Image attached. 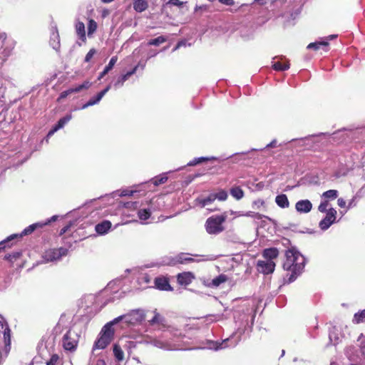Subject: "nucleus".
<instances>
[{"label":"nucleus","instance_id":"f257e3e1","mask_svg":"<svg viewBox=\"0 0 365 365\" xmlns=\"http://www.w3.org/2000/svg\"><path fill=\"white\" fill-rule=\"evenodd\" d=\"M305 264V258L296 249L292 248L286 252V260L284 262V269L291 271L288 282H292L302 272Z\"/></svg>","mask_w":365,"mask_h":365},{"label":"nucleus","instance_id":"f03ea898","mask_svg":"<svg viewBox=\"0 0 365 365\" xmlns=\"http://www.w3.org/2000/svg\"><path fill=\"white\" fill-rule=\"evenodd\" d=\"M114 325L112 321H110L103 327L99 334V337L94 343L93 352L97 349H105L111 342L115 334Z\"/></svg>","mask_w":365,"mask_h":365},{"label":"nucleus","instance_id":"7ed1b4c3","mask_svg":"<svg viewBox=\"0 0 365 365\" xmlns=\"http://www.w3.org/2000/svg\"><path fill=\"white\" fill-rule=\"evenodd\" d=\"M227 217V212L220 215H215L207 219L205 222V230L210 235H218L224 231L223 223Z\"/></svg>","mask_w":365,"mask_h":365},{"label":"nucleus","instance_id":"20e7f679","mask_svg":"<svg viewBox=\"0 0 365 365\" xmlns=\"http://www.w3.org/2000/svg\"><path fill=\"white\" fill-rule=\"evenodd\" d=\"M145 318V314L143 310L138 309H133L128 313L120 315L112 320V323L117 324L120 322L123 321L128 325H136L143 321Z\"/></svg>","mask_w":365,"mask_h":365},{"label":"nucleus","instance_id":"39448f33","mask_svg":"<svg viewBox=\"0 0 365 365\" xmlns=\"http://www.w3.org/2000/svg\"><path fill=\"white\" fill-rule=\"evenodd\" d=\"M234 334L230 338L225 339L221 342L218 341H209L207 348L215 351L223 349L227 347H235L238 344L240 339L233 340Z\"/></svg>","mask_w":365,"mask_h":365},{"label":"nucleus","instance_id":"423d86ee","mask_svg":"<svg viewBox=\"0 0 365 365\" xmlns=\"http://www.w3.org/2000/svg\"><path fill=\"white\" fill-rule=\"evenodd\" d=\"M41 222L34 223L25 228L20 235L14 234L8 237L6 240L0 242V251L6 247V244L9 243L11 240L16 237H21L24 235H27L32 233L37 227H42Z\"/></svg>","mask_w":365,"mask_h":365},{"label":"nucleus","instance_id":"0eeeda50","mask_svg":"<svg viewBox=\"0 0 365 365\" xmlns=\"http://www.w3.org/2000/svg\"><path fill=\"white\" fill-rule=\"evenodd\" d=\"M77 344V334L72 330H69L68 331H67V333L63 336V346L64 347V349L68 351H73L76 349Z\"/></svg>","mask_w":365,"mask_h":365},{"label":"nucleus","instance_id":"6e6552de","mask_svg":"<svg viewBox=\"0 0 365 365\" xmlns=\"http://www.w3.org/2000/svg\"><path fill=\"white\" fill-rule=\"evenodd\" d=\"M68 250L63 247L58 249H51L46 250L43 255V258L46 262H55L61 259V257L67 255Z\"/></svg>","mask_w":365,"mask_h":365},{"label":"nucleus","instance_id":"1a4fd4ad","mask_svg":"<svg viewBox=\"0 0 365 365\" xmlns=\"http://www.w3.org/2000/svg\"><path fill=\"white\" fill-rule=\"evenodd\" d=\"M186 254L180 253L175 257H165L162 261L163 265H176L186 262L192 261V259L186 257Z\"/></svg>","mask_w":365,"mask_h":365},{"label":"nucleus","instance_id":"9d476101","mask_svg":"<svg viewBox=\"0 0 365 365\" xmlns=\"http://www.w3.org/2000/svg\"><path fill=\"white\" fill-rule=\"evenodd\" d=\"M336 215V210L334 208H330L327 212L326 217L319 222V227L322 230H327L335 221Z\"/></svg>","mask_w":365,"mask_h":365},{"label":"nucleus","instance_id":"9b49d317","mask_svg":"<svg viewBox=\"0 0 365 365\" xmlns=\"http://www.w3.org/2000/svg\"><path fill=\"white\" fill-rule=\"evenodd\" d=\"M257 267L259 272L269 274L274 272L275 263L272 260H259Z\"/></svg>","mask_w":365,"mask_h":365},{"label":"nucleus","instance_id":"f8f14e48","mask_svg":"<svg viewBox=\"0 0 365 365\" xmlns=\"http://www.w3.org/2000/svg\"><path fill=\"white\" fill-rule=\"evenodd\" d=\"M148 343L151 344L154 346L163 349V350H173L175 349V347L174 345H173L171 343L165 341L160 338H153L150 340V341H148Z\"/></svg>","mask_w":365,"mask_h":365},{"label":"nucleus","instance_id":"ddd939ff","mask_svg":"<svg viewBox=\"0 0 365 365\" xmlns=\"http://www.w3.org/2000/svg\"><path fill=\"white\" fill-rule=\"evenodd\" d=\"M295 208L299 212L307 213L311 211L312 204L309 200H302L296 203Z\"/></svg>","mask_w":365,"mask_h":365},{"label":"nucleus","instance_id":"4468645a","mask_svg":"<svg viewBox=\"0 0 365 365\" xmlns=\"http://www.w3.org/2000/svg\"><path fill=\"white\" fill-rule=\"evenodd\" d=\"M155 287L164 291L172 290V287H170L167 278L163 277H156L155 279Z\"/></svg>","mask_w":365,"mask_h":365},{"label":"nucleus","instance_id":"2eb2a0df","mask_svg":"<svg viewBox=\"0 0 365 365\" xmlns=\"http://www.w3.org/2000/svg\"><path fill=\"white\" fill-rule=\"evenodd\" d=\"M215 200L213 193H210L207 197H200L196 199V205L200 207H205L211 205Z\"/></svg>","mask_w":365,"mask_h":365},{"label":"nucleus","instance_id":"dca6fc26","mask_svg":"<svg viewBox=\"0 0 365 365\" xmlns=\"http://www.w3.org/2000/svg\"><path fill=\"white\" fill-rule=\"evenodd\" d=\"M194 278V275L190 272L178 274L177 277L178 282L181 285L190 284Z\"/></svg>","mask_w":365,"mask_h":365},{"label":"nucleus","instance_id":"f3484780","mask_svg":"<svg viewBox=\"0 0 365 365\" xmlns=\"http://www.w3.org/2000/svg\"><path fill=\"white\" fill-rule=\"evenodd\" d=\"M111 227V222L108 220H104L96 225L95 230L99 235H105Z\"/></svg>","mask_w":365,"mask_h":365},{"label":"nucleus","instance_id":"a211bd4d","mask_svg":"<svg viewBox=\"0 0 365 365\" xmlns=\"http://www.w3.org/2000/svg\"><path fill=\"white\" fill-rule=\"evenodd\" d=\"M148 7V0H133V9L137 12H143Z\"/></svg>","mask_w":365,"mask_h":365},{"label":"nucleus","instance_id":"6ab92c4d","mask_svg":"<svg viewBox=\"0 0 365 365\" xmlns=\"http://www.w3.org/2000/svg\"><path fill=\"white\" fill-rule=\"evenodd\" d=\"M76 32L78 37L85 42L86 41L85 25L81 21H77L76 24Z\"/></svg>","mask_w":365,"mask_h":365},{"label":"nucleus","instance_id":"aec40b11","mask_svg":"<svg viewBox=\"0 0 365 365\" xmlns=\"http://www.w3.org/2000/svg\"><path fill=\"white\" fill-rule=\"evenodd\" d=\"M275 202L277 205L282 208H287L289 205L288 198L284 194L277 195L275 198Z\"/></svg>","mask_w":365,"mask_h":365},{"label":"nucleus","instance_id":"412c9836","mask_svg":"<svg viewBox=\"0 0 365 365\" xmlns=\"http://www.w3.org/2000/svg\"><path fill=\"white\" fill-rule=\"evenodd\" d=\"M118 61V57L117 56H113L108 64L105 67L104 70L100 73L99 76H98V79H101L103 76H105L114 66V65L115 64V63L117 62Z\"/></svg>","mask_w":365,"mask_h":365},{"label":"nucleus","instance_id":"4be33fe9","mask_svg":"<svg viewBox=\"0 0 365 365\" xmlns=\"http://www.w3.org/2000/svg\"><path fill=\"white\" fill-rule=\"evenodd\" d=\"M278 256V250L276 248L266 249L263 252L264 260H272Z\"/></svg>","mask_w":365,"mask_h":365},{"label":"nucleus","instance_id":"5701e85b","mask_svg":"<svg viewBox=\"0 0 365 365\" xmlns=\"http://www.w3.org/2000/svg\"><path fill=\"white\" fill-rule=\"evenodd\" d=\"M91 85H92V83L90 81H86L82 84H81L78 86L69 88L70 93H78V92L81 91L82 90L88 89L91 86Z\"/></svg>","mask_w":365,"mask_h":365},{"label":"nucleus","instance_id":"b1692460","mask_svg":"<svg viewBox=\"0 0 365 365\" xmlns=\"http://www.w3.org/2000/svg\"><path fill=\"white\" fill-rule=\"evenodd\" d=\"M272 66L276 71H286L289 68V63L287 61L284 63L281 61H277L273 63Z\"/></svg>","mask_w":365,"mask_h":365},{"label":"nucleus","instance_id":"393cba45","mask_svg":"<svg viewBox=\"0 0 365 365\" xmlns=\"http://www.w3.org/2000/svg\"><path fill=\"white\" fill-rule=\"evenodd\" d=\"M328 41H317L311 43L307 46L308 49H314V50H319L321 47L327 48L328 46Z\"/></svg>","mask_w":365,"mask_h":365},{"label":"nucleus","instance_id":"a878e982","mask_svg":"<svg viewBox=\"0 0 365 365\" xmlns=\"http://www.w3.org/2000/svg\"><path fill=\"white\" fill-rule=\"evenodd\" d=\"M230 194L236 200H240L244 196L243 190L240 187H232L230 190Z\"/></svg>","mask_w":365,"mask_h":365},{"label":"nucleus","instance_id":"bb28decb","mask_svg":"<svg viewBox=\"0 0 365 365\" xmlns=\"http://www.w3.org/2000/svg\"><path fill=\"white\" fill-rule=\"evenodd\" d=\"M227 280V277L225 274H220L212 280L211 284L212 286L217 287L221 284L225 282Z\"/></svg>","mask_w":365,"mask_h":365},{"label":"nucleus","instance_id":"cd10ccee","mask_svg":"<svg viewBox=\"0 0 365 365\" xmlns=\"http://www.w3.org/2000/svg\"><path fill=\"white\" fill-rule=\"evenodd\" d=\"M150 215L151 212L149 209H141L138 212V216L142 221L148 220L150 217Z\"/></svg>","mask_w":365,"mask_h":365},{"label":"nucleus","instance_id":"c85d7f7f","mask_svg":"<svg viewBox=\"0 0 365 365\" xmlns=\"http://www.w3.org/2000/svg\"><path fill=\"white\" fill-rule=\"evenodd\" d=\"M365 321V309L356 313L353 318V322L359 324Z\"/></svg>","mask_w":365,"mask_h":365},{"label":"nucleus","instance_id":"c756f323","mask_svg":"<svg viewBox=\"0 0 365 365\" xmlns=\"http://www.w3.org/2000/svg\"><path fill=\"white\" fill-rule=\"evenodd\" d=\"M102 98H103L98 97V93L95 97L91 98L86 103L83 105L81 108L86 109L89 106H94V105L98 103Z\"/></svg>","mask_w":365,"mask_h":365},{"label":"nucleus","instance_id":"7c9ffc66","mask_svg":"<svg viewBox=\"0 0 365 365\" xmlns=\"http://www.w3.org/2000/svg\"><path fill=\"white\" fill-rule=\"evenodd\" d=\"M113 354L118 361H122L124 358L123 351L118 344L113 346Z\"/></svg>","mask_w":365,"mask_h":365},{"label":"nucleus","instance_id":"2f4dec72","mask_svg":"<svg viewBox=\"0 0 365 365\" xmlns=\"http://www.w3.org/2000/svg\"><path fill=\"white\" fill-rule=\"evenodd\" d=\"M338 196V191L336 190H329L322 194V197L325 199L334 200Z\"/></svg>","mask_w":365,"mask_h":365},{"label":"nucleus","instance_id":"473e14b6","mask_svg":"<svg viewBox=\"0 0 365 365\" xmlns=\"http://www.w3.org/2000/svg\"><path fill=\"white\" fill-rule=\"evenodd\" d=\"M72 118V115L71 114H68L66 115V116H64L63 118H61L57 123V124L56 125V126L57 127V128L58 129H61L67 123H68L71 119Z\"/></svg>","mask_w":365,"mask_h":365},{"label":"nucleus","instance_id":"72a5a7b5","mask_svg":"<svg viewBox=\"0 0 365 365\" xmlns=\"http://www.w3.org/2000/svg\"><path fill=\"white\" fill-rule=\"evenodd\" d=\"M167 180H168V177L165 174L159 175L158 177H155L151 180L152 182L155 186H158L160 184H163Z\"/></svg>","mask_w":365,"mask_h":365},{"label":"nucleus","instance_id":"f704fd0d","mask_svg":"<svg viewBox=\"0 0 365 365\" xmlns=\"http://www.w3.org/2000/svg\"><path fill=\"white\" fill-rule=\"evenodd\" d=\"M128 79L125 74L119 76L115 82L113 83V87L117 89L123 86L124 83Z\"/></svg>","mask_w":365,"mask_h":365},{"label":"nucleus","instance_id":"c9c22d12","mask_svg":"<svg viewBox=\"0 0 365 365\" xmlns=\"http://www.w3.org/2000/svg\"><path fill=\"white\" fill-rule=\"evenodd\" d=\"M97 23L93 19H90L88 24V36H91L97 29Z\"/></svg>","mask_w":365,"mask_h":365},{"label":"nucleus","instance_id":"e433bc0d","mask_svg":"<svg viewBox=\"0 0 365 365\" xmlns=\"http://www.w3.org/2000/svg\"><path fill=\"white\" fill-rule=\"evenodd\" d=\"M138 284L140 285H143V284H146L145 286L143 287V288H146V287H149L150 286H148V284H150V277L145 274H142L138 279Z\"/></svg>","mask_w":365,"mask_h":365},{"label":"nucleus","instance_id":"4c0bfd02","mask_svg":"<svg viewBox=\"0 0 365 365\" xmlns=\"http://www.w3.org/2000/svg\"><path fill=\"white\" fill-rule=\"evenodd\" d=\"M166 38L163 36H158L154 39H151L148 41V44L150 46H159L160 44L166 41Z\"/></svg>","mask_w":365,"mask_h":365},{"label":"nucleus","instance_id":"58836bf2","mask_svg":"<svg viewBox=\"0 0 365 365\" xmlns=\"http://www.w3.org/2000/svg\"><path fill=\"white\" fill-rule=\"evenodd\" d=\"M215 200H218L220 201H225L227 198V193L225 190H222L217 193H213Z\"/></svg>","mask_w":365,"mask_h":365},{"label":"nucleus","instance_id":"ea45409f","mask_svg":"<svg viewBox=\"0 0 365 365\" xmlns=\"http://www.w3.org/2000/svg\"><path fill=\"white\" fill-rule=\"evenodd\" d=\"M2 333H3V335H4L5 343L6 344H10V341H11V329H9V326H7V327H6L2 331Z\"/></svg>","mask_w":365,"mask_h":365},{"label":"nucleus","instance_id":"a19ab883","mask_svg":"<svg viewBox=\"0 0 365 365\" xmlns=\"http://www.w3.org/2000/svg\"><path fill=\"white\" fill-rule=\"evenodd\" d=\"M329 340L334 345L338 343L339 337L335 333L334 329L329 333Z\"/></svg>","mask_w":365,"mask_h":365},{"label":"nucleus","instance_id":"79ce46f5","mask_svg":"<svg viewBox=\"0 0 365 365\" xmlns=\"http://www.w3.org/2000/svg\"><path fill=\"white\" fill-rule=\"evenodd\" d=\"M329 205V202L327 200H325L324 202H322L320 205L318 207V210L321 212H327L329 210H327V207Z\"/></svg>","mask_w":365,"mask_h":365},{"label":"nucleus","instance_id":"37998d69","mask_svg":"<svg viewBox=\"0 0 365 365\" xmlns=\"http://www.w3.org/2000/svg\"><path fill=\"white\" fill-rule=\"evenodd\" d=\"M96 53V51L95 48L90 49V51L88 52V53L86 54V56L85 57V61L89 62Z\"/></svg>","mask_w":365,"mask_h":365},{"label":"nucleus","instance_id":"c03bdc74","mask_svg":"<svg viewBox=\"0 0 365 365\" xmlns=\"http://www.w3.org/2000/svg\"><path fill=\"white\" fill-rule=\"evenodd\" d=\"M238 216H246V217H257V219H260V215L258 213H255L251 211L247 212L245 214H239Z\"/></svg>","mask_w":365,"mask_h":365},{"label":"nucleus","instance_id":"a18cd8bd","mask_svg":"<svg viewBox=\"0 0 365 365\" xmlns=\"http://www.w3.org/2000/svg\"><path fill=\"white\" fill-rule=\"evenodd\" d=\"M160 319V316L158 314H155L152 319L149 321L151 325H153L156 323H159Z\"/></svg>","mask_w":365,"mask_h":365},{"label":"nucleus","instance_id":"49530a36","mask_svg":"<svg viewBox=\"0 0 365 365\" xmlns=\"http://www.w3.org/2000/svg\"><path fill=\"white\" fill-rule=\"evenodd\" d=\"M133 192H134V191L126 189V190H121L119 195L120 196H130L133 195Z\"/></svg>","mask_w":365,"mask_h":365},{"label":"nucleus","instance_id":"de8ad7c7","mask_svg":"<svg viewBox=\"0 0 365 365\" xmlns=\"http://www.w3.org/2000/svg\"><path fill=\"white\" fill-rule=\"evenodd\" d=\"M70 94H71V93H70V90H69V89H68V90H66V91H63V92L60 94V96H59V97H58V101H60L61 99L66 98V97H67L68 96H69Z\"/></svg>","mask_w":365,"mask_h":365},{"label":"nucleus","instance_id":"09e8293b","mask_svg":"<svg viewBox=\"0 0 365 365\" xmlns=\"http://www.w3.org/2000/svg\"><path fill=\"white\" fill-rule=\"evenodd\" d=\"M168 4L173 6H182L183 2L180 0H169Z\"/></svg>","mask_w":365,"mask_h":365},{"label":"nucleus","instance_id":"8fccbe9b","mask_svg":"<svg viewBox=\"0 0 365 365\" xmlns=\"http://www.w3.org/2000/svg\"><path fill=\"white\" fill-rule=\"evenodd\" d=\"M140 66V63L136 65L131 71H128L126 73H125L127 77L129 78L132 75L136 73L138 68Z\"/></svg>","mask_w":365,"mask_h":365},{"label":"nucleus","instance_id":"3c124183","mask_svg":"<svg viewBox=\"0 0 365 365\" xmlns=\"http://www.w3.org/2000/svg\"><path fill=\"white\" fill-rule=\"evenodd\" d=\"M110 87H111L110 85H108V86H106V88H104L100 93H98V97L103 98L107 93V92L110 89Z\"/></svg>","mask_w":365,"mask_h":365},{"label":"nucleus","instance_id":"603ef678","mask_svg":"<svg viewBox=\"0 0 365 365\" xmlns=\"http://www.w3.org/2000/svg\"><path fill=\"white\" fill-rule=\"evenodd\" d=\"M73 225L72 222H70L68 225H66L65 227H63L61 230V232H60V235H62L63 234H65L66 232H67V231L70 229L71 226Z\"/></svg>","mask_w":365,"mask_h":365},{"label":"nucleus","instance_id":"864d4df0","mask_svg":"<svg viewBox=\"0 0 365 365\" xmlns=\"http://www.w3.org/2000/svg\"><path fill=\"white\" fill-rule=\"evenodd\" d=\"M11 53V51L10 50H6L4 49L3 51H2V54L4 55V58L2 59V62H1V64L6 60L7 57L10 55Z\"/></svg>","mask_w":365,"mask_h":365},{"label":"nucleus","instance_id":"5fc2aeb1","mask_svg":"<svg viewBox=\"0 0 365 365\" xmlns=\"http://www.w3.org/2000/svg\"><path fill=\"white\" fill-rule=\"evenodd\" d=\"M219 1L221 4L227 5V6H232L234 4V0H219Z\"/></svg>","mask_w":365,"mask_h":365},{"label":"nucleus","instance_id":"6e6d98bb","mask_svg":"<svg viewBox=\"0 0 365 365\" xmlns=\"http://www.w3.org/2000/svg\"><path fill=\"white\" fill-rule=\"evenodd\" d=\"M197 163L199 164V163H201L202 162L207 161V160H212V159H215V158H213V157H212L210 158H205V157H201V158H197Z\"/></svg>","mask_w":365,"mask_h":365},{"label":"nucleus","instance_id":"4d7b16f0","mask_svg":"<svg viewBox=\"0 0 365 365\" xmlns=\"http://www.w3.org/2000/svg\"><path fill=\"white\" fill-rule=\"evenodd\" d=\"M58 216L57 215H53L52 216L49 220H48L47 221H46L45 222L42 223L43 226L44 225H48V223L51 222H54L56 220Z\"/></svg>","mask_w":365,"mask_h":365},{"label":"nucleus","instance_id":"13d9d810","mask_svg":"<svg viewBox=\"0 0 365 365\" xmlns=\"http://www.w3.org/2000/svg\"><path fill=\"white\" fill-rule=\"evenodd\" d=\"M337 204L340 207H344L346 206V201L343 198H339Z\"/></svg>","mask_w":365,"mask_h":365},{"label":"nucleus","instance_id":"bf43d9fd","mask_svg":"<svg viewBox=\"0 0 365 365\" xmlns=\"http://www.w3.org/2000/svg\"><path fill=\"white\" fill-rule=\"evenodd\" d=\"M58 130H59L58 128H57V127L55 125L53 129H51L48 135H47V137L49 138L51 137V135H53Z\"/></svg>","mask_w":365,"mask_h":365},{"label":"nucleus","instance_id":"052dcab7","mask_svg":"<svg viewBox=\"0 0 365 365\" xmlns=\"http://www.w3.org/2000/svg\"><path fill=\"white\" fill-rule=\"evenodd\" d=\"M7 326L9 325L6 322L0 321V331H2Z\"/></svg>","mask_w":365,"mask_h":365},{"label":"nucleus","instance_id":"680f3d73","mask_svg":"<svg viewBox=\"0 0 365 365\" xmlns=\"http://www.w3.org/2000/svg\"><path fill=\"white\" fill-rule=\"evenodd\" d=\"M276 146H277V140H273L270 143H269L266 145L265 148H274Z\"/></svg>","mask_w":365,"mask_h":365},{"label":"nucleus","instance_id":"e2e57ef3","mask_svg":"<svg viewBox=\"0 0 365 365\" xmlns=\"http://www.w3.org/2000/svg\"><path fill=\"white\" fill-rule=\"evenodd\" d=\"M355 200H356V197H354L350 200V202H349V205H348V207H349V208L352 207H354V206L356 205Z\"/></svg>","mask_w":365,"mask_h":365},{"label":"nucleus","instance_id":"0e129e2a","mask_svg":"<svg viewBox=\"0 0 365 365\" xmlns=\"http://www.w3.org/2000/svg\"><path fill=\"white\" fill-rule=\"evenodd\" d=\"M182 46H185V41H180V42H178L177 43V45L175 46V47L173 48V51H176L177 49H178L179 48H180Z\"/></svg>","mask_w":365,"mask_h":365},{"label":"nucleus","instance_id":"69168bd1","mask_svg":"<svg viewBox=\"0 0 365 365\" xmlns=\"http://www.w3.org/2000/svg\"><path fill=\"white\" fill-rule=\"evenodd\" d=\"M198 164L197 163V158H195L194 160H192V161H190V163H187V165L189 166H193V165H195Z\"/></svg>","mask_w":365,"mask_h":365},{"label":"nucleus","instance_id":"338daca9","mask_svg":"<svg viewBox=\"0 0 365 365\" xmlns=\"http://www.w3.org/2000/svg\"><path fill=\"white\" fill-rule=\"evenodd\" d=\"M254 203H255V205H263V204H264V202H263L262 200H257V201H255Z\"/></svg>","mask_w":365,"mask_h":365},{"label":"nucleus","instance_id":"774afa93","mask_svg":"<svg viewBox=\"0 0 365 365\" xmlns=\"http://www.w3.org/2000/svg\"><path fill=\"white\" fill-rule=\"evenodd\" d=\"M0 36L2 38L1 43H3L4 41L6 39V35H5V34H2L0 35Z\"/></svg>","mask_w":365,"mask_h":365}]
</instances>
